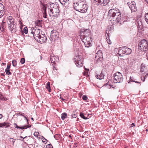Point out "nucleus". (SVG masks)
<instances>
[{"mask_svg":"<svg viewBox=\"0 0 148 148\" xmlns=\"http://www.w3.org/2000/svg\"><path fill=\"white\" fill-rule=\"evenodd\" d=\"M84 35L82 36H89L90 35V29H88L85 30L84 32Z\"/></svg>","mask_w":148,"mask_h":148,"instance_id":"19","label":"nucleus"},{"mask_svg":"<svg viewBox=\"0 0 148 148\" xmlns=\"http://www.w3.org/2000/svg\"><path fill=\"white\" fill-rule=\"evenodd\" d=\"M131 125H132V126H135V125L133 123H132V124H131Z\"/></svg>","mask_w":148,"mask_h":148,"instance_id":"51","label":"nucleus"},{"mask_svg":"<svg viewBox=\"0 0 148 148\" xmlns=\"http://www.w3.org/2000/svg\"><path fill=\"white\" fill-rule=\"evenodd\" d=\"M7 22L8 25V28L12 33L15 32L16 31L15 23L14 19L12 17L10 16L7 20Z\"/></svg>","mask_w":148,"mask_h":148,"instance_id":"3","label":"nucleus"},{"mask_svg":"<svg viewBox=\"0 0 148 148\" xmlns=\"http://www.w3.org/2000/svg\"><path fill=\"white\" fill-rule=\"evenodd\" d=\"M15 139L13 138H10V141L11 142H12V144H13L15 141Z\"/></svg>","mask_w":148,"mask_h":148,"instance_id":"34","label":"nucleus"},{"mask_svg":"<svg viewBox=\"0 0 148 148\" xmlns=\"http://www.w3.org/2000/svg\"><path fill=\"white\" fill-rule=\"evenodd\" d=\"M40 31V29H36L34 30V31H32L31 32V33L33 34L34 38L35 40L38 39V37L41 35Z\"/></svg>","mask_w":148,"mask_h":148,"instance_id":"15","label":"nucleus"},{"mask_svg":"<svg viewBox=\"0 0 148 148\" xmlns=\"http://www.w3.org/2000/svg\"><path fill=\"white\" fill-rule=\"evenodd\" d=\"M138 49L142 51H146L148 49V43L145 39L141 40L138 44Z\"/></svg>","mask_w":148,"mask_h":148,"instance_id":"6","label":"nucleus"},{"mask_svg":"<svg viewBox=\"0 0 148 148\" xmlns=\"http://www.w3.org/2000/svg\"><path fill=\"white\" fill-rule=\"evenodd\" d=\"M127 4L129 8L131 10L132 12H135L137 11V7L136 5V3L132 1L131 3H129Z\"/></svg>","mask_w":148,"mask_h":148,"instance_id":"14","label":"nucleus"},{"mask_svg":"<svg viewBox=\"0 0 148 148\" xmlns=\"http://www.w3.org/2000/svg\"><path fill=\"white\" fill-rule=\"evenodd\" d=\"M44 139L45 140H46V139L45 138H44Z\"/></svg>","mask_w":148,"mask_h":148,"instance_id":"63","label":"nucleus"},{"mask_svg":"<svg viewBox=\"0 0 148 148\" xmlns=\"http://www.w3.org/2000/svg\"><path fill=\"white\" fill-rule=\"evenodd\" d=\"M109 32L108 30H106V33L107 34L108 36L109 37Z\"/></svg>","mask_w":148,"mask_h":148,"instance_id":"42","label":"nucleus"},{"mask_svg":"<svg viewBox=\"0 0 148 148\" xmlns=\"http://www.w3.org/2000/svg\"><path fill=\"white\" fill-rule=\"evenodd\" d=\"M95 1H96L97 2H98L100 4L102 0H94Z\"/></svg>","mask_w":148,"mask_h":148,"instance_id":"41","label":"nucleus"},{"mask_svg":"<svg viewBox=\"0 0 148 148\" xmlns=\"http://www.w3.org/2000/svg\"><path fill=\"white\" fill-rule=\"evenodd\" d=\"M7 99L4 97L3 96L0 94V100L6 101Z\"/></svg>","mask_w":148,"mask_h":148,"instance_id":"27","label":"nucleus"},{"mask_svg":"<svg viewBox=\"0 0 148 148\" xmlns=\"http://www.w3.org/2000/svg\"><path fill=\"white\" fill-rule=\"evenodd\" d=\"M13 124H14V125L15 127L17 129H21L22 130L25 129H26L28 127H31V125H25V126H23L22 127H20L18 126L17 125V124L15 123H14Z\"/></svg>","mask_w":148,"mask_h":148,"instance_id":"17","label":"nucleus"},{"mask_svg":"<svg viewBox=\"0 0 148 148\" xmlns=\"http://www.w3.org/2000/svg\"><path fill=\"white\" fill-rule=\"evenodd\" d=\"M39 57H40V60H42V57L41 56H40Z\"/></svg>","mask_w":148,"mask_h":148,"instance_id":"56","label":"nucleus"},{"mask_svg":"<svg viewBox=\"0 0 148 148\" xmlns=\"http://www.w3.org/2000/svg\"><path fill=\"white\" fill-rule=\"evenodd\" d=\"M4 12L0 11V18L4 15Z\"/></svg>","mask_w":148,"mask_h":148,"instance_id":"37","label":"nucleus"},{"mask_svg":"<svg viewBox=\"0 0 148 148\" xmlns=\"http://www.w3.org/2000/svg\"><path fill=\"white\" fill-rule=\"evenodd\" d=\"M46 87L47 89L48 90V91L50 92L51 91V88L50 86V83L48 82H47V84L46 85Z\"/></svg>","mask_w":148,"mask_h":148,"instance_id":"22","label":"nucleus"},{"mask_svg":"<svg viewBox=\"0 0 148 148\" xmlns=\"http://www.w3.org/2000/svg\"><path fill=\"white\" fill-rule=\"evenodd\" d=\"M104 75L101 73H97L96 74V78L99 79H101L103 78Z\"/></svg>","mask_w":148,"mask_h":148,"instance_id":"18","label":"nucleus"},{"mask_svg":"<svg viewBox=\"0 0 148 148\" xmlns=\"http://www.w3.org/2000/svg\"><path fill=\"white\" fill-rule=\"evenodd\" d=\"M69 137H70V138H71V135H69Z\"/></svg>","mask_w":148,"mask_h":148,"instance_id":"58","label":"nucleus"},{"mask_svg":"<svg viewBox=\"0 0 148 148\" xmlns=\"http://www.w3.org/2000/svg\"><path fill=\"white\" fill-rule=\"evenodd\" d=\"M6 123H4L0 124V127H3L5 126L6 125Z\"/></svg>","mask_w":148,"mask_h":148,"instance_id":"35","label":"nucleus"},{"mask_svg":"<svg viewBox=\"0 0 148 148\" xmlns=\"http://www.w3.org/2000/svg\"><path fill=\"white\" fill-rule=\"evenodd\" d=\"M20 137H21V138H23V139H24V138H26L27 137H24V138H23V137H22V136H20Z\"/></svg>","mask_w":148,"mask_h":148,"instance_id":"55","label":"nucleus"},{"mask_svg":"<svg viewBox=\"0 0 148 148\" xmlns=\"http://www.w3.org/2000/svg\"><path fill=\"white\" fill-rule=\"evenodd\" d=\"M147 58H148V53L147 54Z\"/></svg>","mask_w":148,"mask_h":148,"instance_id":"59","label":"nucleus"},{"mask_svg":"<svg viewBox=\"0 0 148 148\" xmlns=\"http://www.w3.org/2000/svg\"><path fill=\"white\" fill-rule=\"evenodd\" d=\"M59 5L57 3H52L50 4V5L48 7V9L50 10H57V9H59Z\"/></svg>","mask_w":148,"mask_h":148,"instance_id":"13","label":"nucleus"},{"mask_svg":"<svg viewBox=\"0 0 148 148\" xmlns=\"http://www.w3.org/2000/svg\"><path fill=\"white\" fill-rule=\"evenodd\" d=\"M82 99L85 101H86L87 100L88 98L86 95H84L82 97Z\"/></svg>","mask_w":148,"mask_h":148,"instance_id":"33","label":"nucleus"},{"mask_svg":"<svg viewBox=\"0 0 148 148\" xmlns=\"http://www.w3.org/2000/svg\"><path fill=\"white\" fill-rule=\"evenodd\" d=\"M27 28V27H25L23 29V32L25 34L28 33Z\"/></svg>","mask_w":148,"mask_h":148,"instance_id":"29","label":"nucleus"},{"mask_svg":"<svg viewBox=\"0 0 148 148\" xmlns=\"http://www.w3.org/2000/svg\"><path fill=\"white\" fill-rule=\"evenodd\" d=\"M4 6L2 4L0 3V11L4 12Z\"/></svg>","mask_w":148,"mask_h":148,"instance_id":"25","label":"nucleus"},{"mask_svg":"<svg viewBox=\"0 0 148 148\" xmlns=\"http://www.w3.org/2000/svg\"><path fill=\"white\" fill-rule=\"evenodd\" d=\"M83 58L81 56H78L75 57V61L77 67H81L83 65Z\"/></svg>","mask_w":148,"mask_h":148,"instance_id":"8","label":"nucleus"},{"mask_svg":"<svg viewBox=\"0 0 148 148\" xmlns=\"http://www.w3.org/2000/svg\"><path fill=\"white\" fill-rule=\"evenodd\" d=\"M145 19L146 21L148 24V13L145 14Z\"/></svg>","mask_w":148,"mask_h":148,"instance_id":"30","label":"nucleus"},{"mask_svg":"<svg viewBox=\"0 0 148 148\" xmlns=\"http://www.w3.org/2000/svg\"><path fill=\"white\" fill-rule=\"evenodd\" d=\"M148 76V73L146 75L144 76L143 78V79L142 78H141V80L143 81V82H144L145 81V78L147 77Z\"/></svg>","mask_w":148,"mask_h":148,"instance_id":"36","label":"nucleus"},{"mask_svg":"<svg viewBox=\"0 0 148 148\" xmlns=\"http://www.w3.org/2000/svg\"><path fill=\"white\" fill-rule=\"evenodd\" d=\"M42 140L43 142L44 143H45V141H43V140Z\"/></svg>","mask_w":148,"mask_h":148,"instance_id":"60","label":"nucleus"},{"mask_svg":"<svg viewBox=\"0 0 148 148\" xmlns=\"http://www.w3.org/2000/svg\"><path fill=\"white\" fill-rule=\"evenodd\" d=\"M38 134H39L38 132H35L34 133V135L35 136L37 137L38 136Z\"/></svg>","mask_w":148,"mask_h":148,"instance_id":"40","label":"nucleus"},{"mask_svg":"<svg viewBox=\"0 0 148 148\" xmlns=\"http://www.w3.org/2000/svg\"><path fill=\"white\" fill-rule=\"evenodd\" d=\"M145 1L148 4V0H145Z\"/></svg>","mask_w":148,"mask_h":148,"instance_id":"53","label":"nucleus"},{"mask_svg":"<svg viewBox=\"0 0 148 148\" xmlns=\"http://www.w3.org/2000/svg\"><path fill=\"white\" fill-rule=\"evenodd\" d=\"M48 145V146H49V147H49V148H53V147L51 144H49Z\"/></svg>","mask_w":148,"mask_h":148,"instance_id":"44","label":"nucleus"},{"mask_svg":"<svg viewBox=\"0 0 148 148\" xmlns=\"http://www.w3.org/2000/svg\"><path fill=\"white\" fill-rule=\"evenodd\" d=\"M50 61L51 63H53V64H56V62L58 60V59L56 56H54L53 54H51L50 56Z\"/></svg>","mask_w":148,"mask_h":148,"instance_id":"16","label":"nucleus"},{"mask_svg":"<svg viewBox=\"0 0 148 148\" xmlns=\"http://www.w3.org/2000/svg\"><path fill=\"white\" fill-rule=\"evenodd\" d=\"M53 69L54 70V69H55L56 70L57 69L56 68V67H55V66H54V65H55V64H53ZM55 65H56L55 64Z\"/></svg>","mask_w":148,"mask_h":148,"instance_id":"45","label":"nucleus"},{"mask_svg":"<svg viewBox=\"0 0 148 148\" xmlns=\"http://www.w3.org/2000/svg\"><path fill=\"white\" fill-rule=\"evenodd\" d=\"M80 38L84 43L86 47H89L91 45V42H92V38L90 36H80Z\"/></svg>","mask_w":148,"mask_h":148,"instance_id":"5","label":"nucleus"},{"mask_svg":"<svg viewBox=\"0 0 148 148\" xmlns=\"http://www.w3.org/2000/svg\"><path fill=\"white\" fill-rule=\"evenodd\" d=\"M67 114L65 112H64L62 114L61 118L62 120H64L66 118Z\"/></svg>","mask_w":148,"mask_h":148,"instance_id":"23","label":"nucleus"},{"mask_svg":"<svg viewBox=\"0 0 148 148\" xmlns=\"http://www.w3.org/2000/svg\"><path fill=\"white\" fill-rule=\"evenodd\" d=\"M133 82H135L136 83H138V84H140V82H137V81H133Z\"/></svg>","mask_w":148,"mask_h":148,"instance_id":"48","label":"nucleus"},{"mask_svg":"<svg viewBox=\"0 0 148 148\" xmlns=\"http://www.w3.org/2000/svg\"><path fill=\"white\" fill-rule=\"evenodd\" d=\"M113 81L114 83H120L123 81L122 74L119 72H117L114 75Z\"/></svg>","mask_w":148,"mask_h":148,"instance_id":"7","label":"nucleus"},{"mask_svg":"<svg viewBox=\"0 0 148 148\" xmlns=\"http://www.w3.org/2000/svg\"><path fill=\"white\" fill-rule=\"evenodd\" d=\"M132 78H133V77H130V80L131 82H133V81L132 79Z\"/></svg>","mask_w":148,"mask_h":148,"instance_id":"47","label":"nucleus"},{"mask_svg":"<svg viewBox=\"0 0 148 148\" xmlns=\"http://www.w3.org/2000/svg\"><path fill=\"white\" fill-rule=\"evenodd\" d=\"M107 42L108 44L110 45L112 43V42L110 40L109 41H108Z\"/></svg>","mask_w":148,"mask_h":148,"instance_id":"46","label":"nucleus"},{"mask_svg":"<svg viewBox=\"0 0 148 148\" xmlns=\"http://www.w3.org/2000/svg\"><path fill=\"white\" fill-rule=\"evenodd\" d=\"M36 40L38 42H39L40 43H43L46 42L47 40V37L45 35L42 34H41V35L38 37Z\"/></svg>","mask_w":148,"mask_h":148,"instance_id":"11","label":"nucleus"},{"mask_svg":"<svg viewBox=\"0 0 148 148\" xmlns=\"http://www.w3.org/2000/svg\"><path fill=\"white\" fill-rule=\"evenodd\" d=\"M132 52L131 49L127 48L126 47H121L118 51V53L120 56H123V54L129 55Z\"/></svg>","mask_w":148,"mask_h":148,"instance_id":"4","label":"nucleus"},{"mask_svg":"<svg viewBox=\"0 0 148 148\" xmlns=\"http://www.w3.org/2000/svg\"><path fill=\"white\" fill-rule=\"evenodd\" d=\"M80 116L82 118L84 119H88L87 117H85L83 113H81L80 114Z\"/></svg>","mask_w":148,"mask_h":148,"instance_id":"26","label":"nucleus"},{"mask_svg":"<svg viewBox=\"0 0 148 148\" xmlns=\"http://www.w3.org/2000/svg\"><path fill=\"white\" fill-rule=\"evenodd\" d=\"M74 8L76 10L82 13L86 12L88 8L86 4L81 2L74 3Z\"/></svg>","mask_w":148,"mask_h":148,"instance_id":"2","label":"nucleus"},{"mask_svg":"<svg viewBox=\"0 0 148 148\" xmlns=\"http://www.w3.org/2000/svg\"><path fill=\"white\" fill-rule=\"evenodd\" d=\"M146 131H148V130L147 129L146 130Z\"/></svg>","mask_w":148,"mask_h":148,"instance_id":"61","label":"nucleus"},{"mask_svg":"<svg viewBox=\"0 0 148 148\" xmlns=\"http://www.w3.org/2000/svg\"><path fill=\"white\" fill-rule=\"evenodd\" d=\"M25 59L24 58H22L21 59L20 62L22 64H24L25 62Z\"/></svg>","mask_w":148,"mask_h":148,"instance_id":"32","label":"nucleus"},{"mask_svg":"<svg viewBox=\"0 0 148 148\" xmlns=\"http://www.w3.org/2000/svg\"><path fill=\"white\" fill-rule=\"evenodd\" d=\"M2 117H3V115H2V114H0V119L2 118Z\"/></svg>","mask_w":148,"mask_h":148,"instance_id":"50","label":"nucleus"},{"mask_svg":"<svg viewBox=\"0 0 148 148\" xmlns=\"http://www.w3.org/2000/svg\"><path fill=\"white\" fill-rule=\"evenodd\" d=\"M140 71L142 72H143L144 71V69L142 68H141Z\"/></svg>","mask_w":148,"mask_h":148,"instance_id":"49","label":"nucleus"},{"mask_svg":"<svg viewBox=\"0 0 148 148\" xmlns=\"http://www.w3.org/2000/svg\"><path fill=\"white\" fill-rule=\"evenodd\" d=\"M109 0H102L100 4H102L103 5H106L109 3Z\"/></svg>","mask_w":148,"mask_h":148,"instance_id":"21","label":"nucleus"},{"mask_svg":"<svg viewBox=\"0 0 148 148\" xmlns=\"http://www.w3.org/2000/svg\"><path fill=\"white\" fill-rule=\"evenodd\" d=\"M72 116L73 118H75L77 116V114H73L72 115Z\"/></svg>","mask_w":148,"mask_h":148,"instance_id":"39","label":"nucleus"},{"mask_svg":"<svg viewBox=\"0 0 148 148\" xmlns=\"http://www.w3.org/2000/svg\"><path fill=\"white\" fill-rule=\"evenodd\" d=\"M42 9L44 10V12L43 13V17H44V18H46L47 16L46 12V7L43 5L42 7Z\"/></svg>","mask_w":148,"mask_h":148,"instance_id":"20","label":"nucleus"},{"mask_svg":"<svg viewBox=\"0 0 148 148\" xmlns=\"http://www.w3.org/2000/svg\"><path fill=\"white\" fill-rule=\"evenodd\" d=\"M12 65L14 66H15L17 65L16 61L15 60H14L12 61Z\"/></svg>","mask_w":148,"mask_h":148,"instance_id":"31","label":"nucleus"},{"mask_svg":"<svg viewBox=\"0 0 148 148\" xmlns=\"http://www.w3.org/2000/svg\"><path fill=\"white\" fill-rule=\"evenodd\" d=\"M10 69H5V72L6 74L8 75H10L11 74V73L10 72Z\"/></svg>","mask_w":148,"mask_h":148,"instance_id":"28","label":"nucleus"},{"mask_svg":"<svg viewBox=\"0 0 148 148\" xmlns=\"http://www.w3.org/2000/svg\"><path fill=\"white\" fill-rule=\"evenodd\" d=\"M21 113V112H19V114L20 115H21V116H23L24 117V118H25V119H26V120H27V122L28 123V120H27V118L26 117H25V116H24L23 114H22V113H21H21Z\"/></svg>","mask_w":148,"mask_h":148,"instance_id":"38","label":"nucleus"},{"mask_svg":"<svg viewBox=\"0 0 148 148\" xmlns=\"http://www.w3.org/2000/svg\"><path fill=\"white\" fill-rule=\"evenodd\" d=\"M1 29V27H0V30Z\"/></svg>","mask_w":148,"mask_h":148,"instance_id":"62","label":"nucleus"},{"mask_svg":"<svg viewBox=\"0 0 148 148\" xmlns=\"http://www.w3.org/2000/svg\"><path fill=\"white\" fill-rule=\"evenodd\" d=\"M108 20L110 21H115L117 22L120 21L121 18V14L120 10L117 8L110 10L108 13Z\"/></svg>","mask_w":148,"mask_h":148,"instance_id":"1","label":"nucleus"},{"mask_svg":"<svg viewBox=\"0 0 148 148\" xmlns=\"http://www.w3.org/2000/svg\"><path fill=\"white\" fill-rule=\"evenodd\" d=\"M4 23V22H2V24H4V23ZM2 26H3L2 28H3V27H4L3 25V24Z\"/></svg>","mask_w":148,"mask_h":148,"instance_id":"54","label":"nucleus"},{"mask_svg":"<svg viewBox=\"0 0 148 148\" xmlns=\"http://www.w3.org/2000/svg\"><path fill=\"white\" fill-rule=\"evenodd\" d=\"M1 76H5V75H4V73H2L1 74Z\"/></svg>","mask_w":148,"mask_h":148,"instance_id":"52","label":"nucleus"},{"mask_svg":"<svg viewBox=\"0 0 148 148\" xmlns=\"http://www.w3.org/2000/svg\"><path fill=\"white\" fill-rule=\"evenodd\" d=\"M59 1L61 3L62 5H65L66 3H67L69 1V0H59Z\"/></svg>","mask_w":148,"mask_h":148,"instance_id":"24","label":"nucleus"},{"mask_svg":"<svg viewBox=\"0 0 148 148\" xmlns=\"http://www.w3.org/2000/svg\"><path fill=\"white\" fill-rule=\"evenodd\" d=\"M103 60V58L102 56V53L100 51H98L96 54L95 58V61L97 63H99L101 62Z\"/></svg>","mask_w":148,"mask_h":148,"instance_id":"10","label":"nucleus"},{"mask_svg":"<svg viewBox=\"0 0 148 148\" xmlns=\"http://www.w3.org/2000/svg\"><path fill=\"white\" fill-rule=\"evenodd\" d=\"M51 38L52 40H55L58 37V32L56 30H53L51 33Z\"/></svg>","mask_w":148,"mask_h":148,"instance_id":"12","label":"nucleus"},{"mask_svg":"<svg viewBox=\"0 0 148 148\" xmlns=\"http://www.w3.org/2000/svg\"><path fill=\"white\" fill-rule=\"evenodd\" d=\"M31 119H32V120L33 121H34V118H32H32H31Z\"/></svg>","mask_w":148,"mask_h":148,"instance_id":"57","label":"nucleus"},{"mask_svg":"<svg viewBox=\"0 0 148 148\" xmlns=\"http://www.w3.org/2000/svg\"><path fill=\"white\" fill-rule=\"evenodd\" d=\"M10 65H11V64H10V65H9L8 64L7 65V68H6V69H10Z\"/></svg>","mask_w":148,"mask_h":148,"instance_id":"43","label":"nucleus"},{"mask_svg":"<svg viewBox=\"0 0 148 148\" xmlns=\"http://www.w3.org/2000/svg\"><path fill=\"white\" fill-rule=\"evenodd\" d=\"M60 12V10L59 9L49 11V15L51 17L53 18V19L57 18L59 16Z\"/></svg>","mask_w":148,"mask_h":148,"instance_id":"9","label":"nucleus"},{"mask_svg":"<svg viewBox=\"0 0 148 148\" xmlns=\"http://www.w3.org/2000/svg\"><path fill=\"white\" fill-rule=\"evenodd\" d=\"M1 0H0V1H1Z\"/></svg>","mask_w":148,"mask_h":148,"instance_id":"64","label":"nucleus"}]
</instances>
